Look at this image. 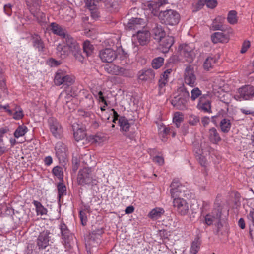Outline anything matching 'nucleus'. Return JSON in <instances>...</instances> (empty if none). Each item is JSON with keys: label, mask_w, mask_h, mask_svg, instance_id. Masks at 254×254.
<instances>
[{"label": "nucleus", "mask_w": 254, "mask_h": 254, "mask_svg": "<svg viewBox=\"0 0 254 254\" xmlns=\"http://www.w3.org/2000/svg\"><path fill=\"white\" fill-rule=\"evenodd\" d=\"M190 93L184 87H180L177 93L173 94L170 102L177 110H184L187 109Z\"/></svg>", "instance_id": "obj_1"}, {"label": "nucleus", "mask_w": 254, "mask_h": 254, "mask_svg": "<svg viewBox=\"0 0 254 254\" xmlns=\"http://www.w3.org/2000/svg\"><path fill=\"white\" fill-rule=\"evenodd\" d=\"M170 193L172 198L184 197L188 198L190 195L189 185L187 183L183 185L177 179H174L170 185Z\"/></svg>", "instance_id": "obj_2"}, {"label": "nucleus", "mask_w": 254, "mask_h": 254, "mask_svg": "<svg viewBox=\"0 0 254 254\" xmlns=\"http://www.w3.org/2000/svg\"><path fill=\"white\" fill-rule=\"evenodd\" d=\"M77 182L81 186L92 185L96 184L97 180L92 174L91 169L85 167L79 170L77 177Z\"/></svg>", "instance_id": "obj_3"}, {"label": "nucleus", "mask_w": 254, "mask_h": 254, "mask_svg": "<svg viewBox=\"0 0 254 254\" xmlns=\"http://www.w3.org/2000/svg\"><path fill=\"white\" fill-rule=\"evenodd\" d=\"M158 17L162 23L172 26L177 24L180 20L179 14L176 11L172 9L161 11Z\"/></svg>", "instance_id": "obj_4"}, {"label": "nucleus", "mask_w": 254, "mask_h": 254, "mask_svg": "<svg viewBox=\"0 0 254 254\" xmlns=\"http://www.w3.org/2000/svg\"><path fill=\"white\" fill-rule=\"evenodd\" d=\"M26 3L31 13L39 22L45 20V14L41 11L40 6L41 0H26Z\"/></svg>", "instance_id": "obj_5"}, {"label": "nucleus", "mask_w": 254, "mask_h": 254, "mask_svg": "<svg viewBox=\"0 0 254 254\" xmlns=\"http://www.w3.org/2000/svg\"><path fill=\"white\" fill-rule=\"evenodd\" d=\"M74 82V78L73 76L68 75L62 70H58L55 76L54 83L57 86L62 84L69 86L71 85Z\"/></svg>", "instance_id": "obj_6"}, {"label": "nucleus", "mask_w": 254, "mask_h": 254, "mask_svg": "<svg viewBox=\"0 0 254 254\" xmlns=\"http://www.w3.org/2000/svg\"><path fill=\"white\" fill-rule=\"evenodd\" d=\"M52 233L48 230H44L40 232L36 240V245L38 249H45L50 245V242L52 243Z\"/></svg>", "instance_id": "obj_7"}, {"label": "nucleus", "mask_w": 254, "mask_h": 254, "mask_svg": "<svg viewBox=\"0 0 254 254\" xmlns=\"http://www.w3.org/2000/svg\"><path fill=\"white\" fill-rule=\"evenodd\" d=\"M180 52L184 60L190 63L192 62L195 57L193 44H183L180 46Z\"/></svg>", "instance_id": "obj_8"}, {"label": "nucleus", "mask_w": 254, "mask_h": 254, "mask_svg": "<svg viewBox=\"0 0 254 254\" xmlns=\"http://www.w3.org/2000/svg\"><path fill=\"white\" fill-rule=\"evenodd\" d=\"M211 94L209 93L203 94L200 97L197 108L205 113L211 112Z\"/></svg>", "instance_id": "obj_9"}, {"label": "nucleus", "mask_w": 254, "mask_h": 254, "mask_svg": "<svg viewBox=\"0 0 254 254\" xmlns=\"http://www.w3.org/2000/svg\"><path fill=\"white\" fill-rule=\"evenodd\" d=\"M48 123L52 135L57 138H61L63 135V129L60 123L54 118H49Z\"/></svg>", "instance_id": "obj_10"}, {"label": "nucleus", "mask_w": 254, "mask_h": 254, "mask_svg": "<svg viewBox=\"0 0 254 254\" xmlns=\"http://www.w3.org/2000/svg\"><path fill=\"white\" fill-rule=\"evenodd\" d=\"M227 30V34L219 32H215L211 36L212 42L214 44L228 43L230 40V35L233 34V30L231 28H228Z\"/></svg>", "instance_id": "obj_11"}, {"label": "nucleus", "mask_w": 254, "mask_h": 254, "mask_svg": "<svg viewBox=\"0 0 254 254\" xmlns=\"http://www.w3.org/2000/svg\"><path fill=\"white\" fill-rule=\"evenodd\" d=\"M173 203V206L179 214L186 215L189 212V204L186 200L181 198H176L174 199Z\"/></svg>", "instance_id": "obj_12"}, {"label": "nucleus", "mask_w": 254, "mask_h": 254, "mask_svg": "<svg viewBox=\"0 0 254 254\" xmlns=\"http://www.w3.org/2000/svg\"><path fill=\"white\" fill-rule=\"evenodd\" d=\"M184 81L185 84L193 87L196 83V77L194 72L193 67L191 65H188L185 70Z\"/></svg>", "instance_id": "obj_13"}, {"label": "nucleus", "mask_w": 254, "mask_h": 254, "mask_svg": "<svg viewBox=\"0 0 254 254\" xmlns=\"http://www.w3.org/2000/svg\"><path fill=\"white\" fill-rule=\"evenodd\" d=\"M159 50L163 53H167L174 43V38L172 36H165L158 40Z\"/></svg>", "instance_id": "obj_14"}, {"label": "nucleus", "mask_w": 254, "mask_h": 254, "mask_svg": "<svg viewBox=\"0 0 254 254\" xmlns=\"http://www.w3.org/2000/svg\"><path fill=\"white\" fill-rule=\"evenodd\" d=\"M99 56L102 62L112 63L116 59L117 54L111 48H105L100 51Z\"/></svg>", "instance_id": "obj_15"}, {"label": "nucleus", "mask_w": 254, "mask_h": 254, "mask_svg": "<svg viewBox=\"0 0 254 254\" xmlns=\"http://www.w3.org/2000/svg\"><path fill=\"white\" fill-rule=\"evenodd\" d=\"M56 155L60 162H65L67 156V147L62 142H58L55 147Z\"/></svg>", "instance_id": "obj_16"}, {"label": "nucleus", "mask_w": 254, "mask_h": 254, "mask_svg": "<svg viewBox=\"0 0 254 254\" xmlns=\"http://www.w3.org/2000/svg\"><path fill=\"white\" fill-rule=\"evenodd\" d=\"M221 215V211L219 209H214L210 213L204 216L205 223L210 226L215 221L219 222Z\"/></svg>", "instance_id": "obj_17"}, {"label": "nucleus", "mask_w": 254, "mask_h": 254, "mask_svg": "<svg viewBox=\"0 0 254 254\" xmlns=\"http://www.w3.org/2000/svg\"><path fill=\"white\" fill-rule=\"evenodd\" d=\"M239 94L244 100H252L254 98V86L247 85L239 89Z\"/></svg>", "instance_id": "obj_18"}, {"label": "nucleus", "mask_w": 254, "mask_h": 254, "mask_svg": "<svg viewBox=\"0 0 254 254\" xmlns=\"http://www.w3.org/2000/svg\"><path fill=\"white\" fill-rule=\"evenodd\" d=\"M168 3V0H154L152 1L147 5L148 9L154 15H159L161 7Z\"/></svg>", "instance_id": "obj_19"}, {"label": "nucleus", "mask_w": 254, "mask_h": 254, "mask_svg": "<svg viewBox=\"0 0 254 254\" xmlns=\"http://www.w3.org/2000/svg\"><path fill=\"white\" fill-rule=\"evenodd\" d=\"M60 228L64 245L66 247L70 246V241L73 238L72 234L64 223H61Z\"/></svg>", "instance_id": "obj_20"}, {"label": "nucleus", "mask_w": 254, "mask_h": 254, "mask_svg": "<svg viewBox=\"0 0 254 254\" xmlns=\"http://www.w3.org/2000/svg\"><path fill=\"white\" fill-rule=\"evenodd\" d=\"M145 26L143 19L140 18H132L127 23L126 28L127 30H138Z\"/></svg>", "instance_id": "obj_21"}, {"label": "nucleus", "mask_w": 254, "mask_h": 254, "mask_svg": "<svg viewBox=\"0 0 254 254\" xmlns=\"http://www.w3.org/2000/svg\"><path fill=\"white\" fill-rule=\"evenodd\" d=\"M31 40L33 47L38 49L39 52H44L45 51V44L39 35L37 34H32L31 37Z\"/></svg>", "instance_id": "obj_22"}, {"label": "nucleus", "mask_w": 254, "mask_h": 254, "mask_svg": "<svg viewBox=\"0 0 254 254\" xmlns=\"http://www.w3.org/2000/svg\"><path fill=\"white\" fill-rule=\"evenodd\" d=\"M72 128L74 132L73 136L76 141L78 142L85 138L86 133L83 127H80L78 124H76V125H73Z\"/></svg>", "instance_id": "obj_23"}, {"label": "nucleus", "mask_w": 254, "mask_h": 254, "mask_svg": "<svg viewBox=\"0 0 254 254\" xmlns=\"http://www.w3.org/2000/svg\"><path fill=\"white\" fill-rule=\"evenodd\" d=\"M155 76V73L151 69L142 70L138 74V79L141 81H151Z\"/></svg>", "instance_id": "obj_24"}, {"label": "nucleus", "mask_w": 254, "mask_h": 254, "mask_svg": "<svg viewBox=\"0 0 254 254\" xmlns=\"http://www.w3.org/2000/svg\"><path fill=\"white\" fill-rule=\"evenodd\" d=\"M64 39L65 46H67L71 52L74 50L77 49L78 47H80L78 43H77L76 40L73 39L70 35L66 33L63 37Z\"/></svg>", "instance_id": "obj_25"}, {"label": "nucleus", "mask_w": 254, "mask_h": 254, "mask_svg": "<svg viewBox=\"0 0 254 254\" xmlns=\"http://www.w3.org/2000/svg\"><path fill=\"white\" fill-rule=\"evenodd\" d=\"M150 36V34L148 31L145 30L141 31L138 30L137 32V39L138 42L141 45L143 46L146 45L149 41Z\"/></svg>", "instance_id": "obj_26"}, {"label": "nucleus", "mask_w": 254, "mask_h": 254, "mask_svg": "<svg viewBox=\"0 0 254 254\" xmlns=\"http://www.w3.org/2000/svg\"><path fill=\"white\" fill-rule=\"evenodd\" d=\"M225 21V17L219 16H217L213 21L211 24V28L213 30L225 31L223 23Z\"/></svg>", "instance_id": "obj_27"}, {"label": "nucleus", "mask_w": 254, "mask_h": 254, "mask_svg": "<svg viewBox=\"0 0 254 254\" xmlns=\"http://www.w3.org/2000/svg\"><path fill=\"white\" fill-rule=\"evenodd\" d=\"M152 33L154 38L158 41L165 35V32L161 25L155 24V27L153 28Z\"/></svg>", "instance_id": "obj_28"}, {"label": "nucleus", "mask_w": 254, "mask_h": 254, "mask_svg": "<svg viewBox=\"0 0 254 254\" xmlns=\"http://www.w3.org/2000/svg\"><path fill=\"white\" fill-rule=\"evenodd\" d=\"M231 120L228 118H223L220 122V128L221 131L224 133L229 132L231 128Z\"/></svg>", "instance_id": "obj_29"}, {"label": "nucleus", "mask_w": 254, "mask_h": 254, "mask_svg": "<svg viewBox=\"0 0 254 254\" xmlns=\"http://www.w3.org/2000/svg\"><path fill=\"white\" fill-rule=\"evenodd\" d=\"M67 46L59 44L57 47V55L62 59L65 58L71 52Z\"/></svg>", "instance_id": "obj_30"}, {"label": "nucleus", "mask_w": 254, "mask_h": 254, "mask_svg": "<svg viewBox=\"0 0 254 254\" xmlns=\"http://www.w3.org/2000/svg\"><path fill=\"white\" fill-rule=\"evenodd\" d=\"M50 29L54 34L59 35L62 37H64L67 33L64 29L55 22L51 23Z\"/></svg>", "instance_id": "obj_31"}, {"label": "nucleus", "mask_w": 254, "mask_h": 254, "mask_svg": "<svg viewBox=\"0 0 254 254\" xmlns=\"http://www.w3.org/2000/svg\"><path fill=\"white\" fill-rule=\"evenodd\" d=\"M118 124L122 131L127 132L129 131L130 125L128 120L125 116H121L119 118Z\"/></svg>", "instance_id": "obj_32"}, {"label": "nucleus", "mask_w": 254, "mask_h": 254, "mask_svg": "<svg viewBox=\"0 0 254 254\" xmlns=\"http://www.w3.org/2000/svg\"><path fill=\"white\" fill-rule=\"evenodd\" d=\"M209 139L212 143L215 144L221 141V138L215 128L212 127L209 129Z\"/></svg>", "instance_id": "obj_33"}, {"label": "nucleus", "mask_w": 254, "mask_h": 254, "mask_svg": "<svg viewBox=\"0 0 254 254\" xmlns=\"http://www.w3.org/2000/svg\"><path fill=\"white\" fill-rule=\"evenodd\" d=\"M104 231L102 228H98L96 230H93L90 233V241H95L96 243H100L101 242V235L103 233Z\"/></svg>", "instance_id": "obj_34"}, {"label": "nucleus", "mask_w": 254, "mask_h": 254, "mask_svg": "<svg viewBox=\"0 0 254 254\" xmlns=\"http://www.w3.org/2000/svg\"><path fill=\"white\" fill-rule=\"evenodd\" d=\"M120 66L113 64H106L104 67L105 70L109 74L113 75L119 74Z\"/></svg>", "instance_id": "obj_35"}, {"label": "nucleus", "mask_w": 254, "mask_h": 254, "mask_svg": "<svg viewBox=\"0 0 254 254\" xmlns=\"http://www.w3.org/2000/svg\"><path fill=\"white\" fill-rule=\"evenodd\" d=\"M216 61L217 59L215 57L209 56L207 57L203 64L204 68L207 70L212 68L216 64Z\"/></svg>", "instance_id": "obj_36"}, {"label": "nucleus", "mask_w": 254, "mask_h": 254, "mask_svg": "<svg viewBox=\"0 0 254 254\" xmlns=\"http://www.w3.org/2000/svg\"><path fill=\"white\" fill-rule=\"evenodd\" d=\"M164 212V211L162 208H155L149 212L148 216L151 219H157L160 217Z\"/></svg>", "instance_id": "obj_37"}, {"label": "nucleus", "mask_w": 254, "mask_h": 254, "mask_svg": "<svg viewBox=\"0 0 254 254\" xmlns=\"http://www.w3.org/2000/svg\"><path fill=\"white\" fill-rule=\"evenodd\" d=\"M33 204L36 208V211L37 215H43L47 214V209L45 208L40 202L34 200Z\"/></svg>", "instance_id": "obj_38"}, {"label": "nucleus", "mask_w": 254, "mask_h": 254, "mask_svg": "<svg viewBox=\"0 0 254 254\" xmlns=\"http://www.w3.org/2000/svg\"><path fill=\"white\" fill-rule=\"evenodd\" d=\"M84 52L87 56L91 55L94 50V46L91 44L89 41L86 40L83 44Z\"/></svg>", "instance_id": "obj_39"}, {"label": "nucleus", "mask_w": 254, "mask_h": 254, "mask_svg": "<svg viewBox=\"0 0 254 254\" xmlns=\"http://www.w3.org/2000/svg\"><path fill=\"white\" fill-rule=\"evenodd\" d=\"M27 132V127L24 125H20L15 130L14 133V136L15 138H18L20 137L24 136Z\"/></svg>", "instance_id": "obj_40"}, {"label": "nucleus", "mask_w": 254, "mask_h": 254, "mask_svg": "<svg viewBox=\"0 0 254 254\" xmlns=\"http://www.w3.org/2000/svg\"><path fill=\"white\" fill-rule=\"evenodd\" d=\"M237 13L235 10H231L228 12L227 21L229 23L232 25L236 24L238 22Z\"/></svg>", "instance_id": "obj_41"}, {"label": "nucleus", "mask_w": 254, "mask_h": 254, "mask_svg": "<svg viewBox=\"0 0 254 254\" xmlns=\"http://www.w3.org/2000/svg\"><path fill=\"white\" fill-rule=\"evenodd\" d=\"M200 244L199 239H195L192 243L190 251V254H196L199 250Z\"/></svg>", "instance_id": "obj_42"}, {"label": "nucleus", "mask_w": 254, "mask_h": 254, "mask_svg": "<svg viewBox=\"0 0 254 254\" xmlns=\"http://www.w3.org/2000/svg\"><path fill=\"white\" fill-rule=\"evenodd\" d=\"M13 118L15 120L21 119L23 116V111L22 109L18 106H16L14 109V112H12Z\"/></svg>", "instance_id": "obj_43"}, {"label": "nucleus", "mask_w": 254, "mask_h": 254, "mask_svg": "<svg viewBox=\"0 0 254 254\" xmlns=\"http://www.w3.org/2000/svg\"><path fill=\"white\" fill-rule=\"evenodd\" d=\"M58 190V197L60 199L64 195L66 194V188L65 185L63 183H59L57 185Z\"/></svg>", "instance_id": "obj_44"}, {"label": "nucleus", "mask_w": 254, "mask_h": 254, "mask_svg": "<svg viewBox=\"0 0 254 254\" xmlns=\"http://www.w3.org/2000/svg\"><path fill=\"white\" fill-rule=\"evenodd\" d=\"M82 101L83 106L88 108H92L94 104V101L91 94L87 98H84Z\"/></svg>", "instance_id": "obj_45"}, {"label": "nucleus", "mask_w": 254, "mask_h": 254, "mask_svg": "<svg viewBox=\"0 0 254 254\" xmlns=\"http://www.w3.org/2000/svg\"><path fill=\"white\" fill-rule=\"evenodd\" d=\"M202 92L198 87H194L191 91L190 99L191 101H195L199 97L201 96Z\"/></svg>", "instance_id": "obj_46"}, {"label": "nucleus", "mask_w": 254, "mask_h": 254, "mask_svg": "<svg viewBox=\"0 0 254 254\" xmlns=\"http://www.w3.org/2000/svg\"><path fill=\"white\" fill-rule=\"evenodd\" d=\"M119 74L118 75L123 76L127 77H132L133 76V73L130 69H125L123 67H120Z\"/></svg>", "instance_id": "obj_47"}, {"label": "nucleus", "mask_w": 254, "mask_h": 254, "mask_svg": "<svg viewBox=\"0 0 254 254\" xmlns=\"http://www.w3.org/2000/svg\"><path fill=\"white\" fill-rule=\"evenodd\" d=\"M78 115L79 116L86 118L87 120L91 119L92 117L94 116V114L91 112L86 111L82 109L78 110Z\"/></svg>", "instance_id": "obj_48"}, {"label": "nucleus", "mask_w": 254, "mask_h": 254, "mask_svg": "<svg viewBox=\"0 0 254 254\" xmlns=\"http://www.w3.org/2000/svg\"><path fill=\"white\" fill-rule=\"evenodd\" d=\"M164 62V59L162 57H158L155 58L152 62V65L153 68L158 69L160 68Z\"/></svg>", "instance_id": "obj_49"}, {"label": "nucleus", "mask_w": 254, "mask_h": 254, "mask_svg": "<svg viewBox=\"0 0 254 254\" xmlns=\"http://www.w3.org/2000/svg\"><path fill=\"white\" fill-rule=\"evenodd\" d=\"M168 83V80L165 78H162L159 80V94L160 95L163 94L165 92V89L164 87L166 86V84Z\"/></svg>", "instance_id": "obj_50"}, {"label": "nucleus", "mask_w": 254, "mask_h": 254, "mask_svg": "<svg viewBox=\"0 0 254 254\" xmlns=\"http://www.w3.org/2000/svg\"><path fill=\"white\" fill-rule=\"evenodd\" d=\"M71 52L78 61L82 62L83 61L84 57L81 54L80 47H78L77 49L74 50Z\"/></svg>", "instance_id": "obj_51"}, {"label": "nucleus", "mask_w": 254, "mask_h": 254, "mask_svg": "<svg viewBox=\"0 0 254 254\" xmlns=\"http://www.w3.org/2000/svg\"><path fill=\"white\" fill-rule=\"evenodd\" d=\"M97 1L96 0H86V5L90 11L96 10Z\"/></svg>", "instance_id": "obj_52"}, {"label": "nucleus", "mask_w": 254, "mask_h": 254, "mask_svg": "<svg viewBox=\"0 0 254 254\" xmlns=\"http://www.w3.org/2000/svg\"><path fill=\"white\" fill-rule=\"evenodd\" d=\"M72 169L75 172L78 169L80 165L79 157L78 155L73 156L72 160Z\"/></svg>", "instance_id": "obj_53"}, {"label": "nucleus", "mask_w": 254, "mask_h": 254, "mask_svg": "<svg viewBox=\"0 0 254 254\" xmlns=\"http://www.w3.org/2000/svg\"><path fill=\"white\" fill-rule=\"evenodd\" d=\"M53 174L57 177L58 178H62L63 176V172L62 168L58 166H55L52 170Z\"/></svg>", "instance_id": "obj_54"}, {"label": "nucleus", "mask_w": 254, "mask_h": 254, "mask_svg": "<svg viewBox=\"0 0 254 254\" xmlns=\"http://www.w3.org/2000/svg\"><path fill=\"white\" fill-rule=\"evenodd\" d=\"M188 122L190 125L196 126L199 122V118L196 115H191L189 116Z\"/></svg>", "instance_id": "obj_55"}, {"label": "nucleus", "mask_w": 254, "mask_h": 254, "mask_svg": "<svg viewBox=\"0 0 254 254\" xmlns=\"http://www.w3.org/2000/svg\"><path fill=\"white\" fill-rule=\"evenodd\" d=\"M12 5L11 4L8 3L5 4L3 7L4 13L9 16H11L12 13Z\"/></svg>", "instance_id": "obj_56"}, {"label": "nucleus", "mask_w": 254, "mask_h": 254, "mask_svg": "<svg viewBox=\"0 0 254 254\" xmlns=\"http://www.w3.org/2000/svg\"><path fill=\"white\" fill-rule=\"evenodd\" d=\"M183 121V116L179 112H176L174 114L173 121V123L182 122Z\"/></svg>", "instance_id": "obj_57"}, {"label": "nucleus", "mask_w": 254, "mask_h": 254, "mask_svg": "<svg viewBox=\"0 0 254 254\" xmlns=\"http://www.w3.org/2000/svg\"><path fill=\"white\" fill-rule=\"evenodd\" d=\"M205 4L207 7L213 9L217 5L216 0H205Z\"/></svg>", "instance_id": "obj_58"}, {"label": "nucleus", "mask_w": 254, "mask_h": 254, "mask_svg": "<svg viewBox=\"0 0 254 254\" xmlns=\"http://www.w3.org/2000/svg\"><path fill=\"white\" fill-rule=\"evenodd\" d=\"M91 94L89 93V92L85 89L81 90L79 93V97H80V100H82V101L84 100V98H87Z\"/></svg>", "instance_id": "obj_59"}, {"label": "nucleus", "mask_w": 254, "mask_h": 254, "mask_svg": "<svg viewBox=\"0 0 254 254\" xmlns=\"http://www.w3.org/2000/svg\"><path fill=\"white\" fill-rule=\"evenodd\" d=\"M47 64L51 66H57L60 64L61 62L53 58H50L47 61Z\"/></svg>", "instance_id": "obj_60"}, {"label": "nucleus", "mask_w": 254, "mask_h": 254, "mask_svg": "<svg viewBox=\"0 0 254 254\" xmlns=\"http://www.w3.org/2000/svg\"><path fill=\"white\" fill-rule=\"evenodd\" d=\"M250 46L249 41H245L242 45L240 52L242 54L245 53Z\"/></svg>", "instance_id": "obj_61"}, {"label": "nucleus", "mask_w": 254, "mask_h": 254, "mask_svg": "<svg viewBox=\"0 0 254 254\" xmlns=\"http://www.w3.org/2000/svg\"><path fill=\"white\" fill-rule=\"evenodd\" d=\"M0 88L3 91L6 90L7 89L5 79L2 75L0 76Z\"/></svg>", "instance_id": "obj_62"}, {"label": "nucleus", "mask_w": 254, "mask_h": 254, "mask_svg": "<svg viewBox=\"0 0 254 254\" xmlns=\"http://www.w3.org/2000/svg\"><path fill=\"white\" fill-rule=\"evenodd\" d=\"M79 217L81 221V223L83 225H85L86 224L87 222V217L85 213L82 211H80L79 213Z\"/></svg>", "instance_id": "obj_63"}, {"label": "nucleus", "mask_w": 254, "mask_h": 254, "mask_svg": "<svg viewBox=\"0 0 254 254\" xmlns=\"http://www.w3.org/2000/svg\"><path fill=\"white\" fill-rule=\"evenodd\" d=\"M155 163L158 164L159 165H162L164 164V159L163 157L159 156H156L153 159Z\"/></svg>", "instance_id": "obj_64"}]
</instances>
